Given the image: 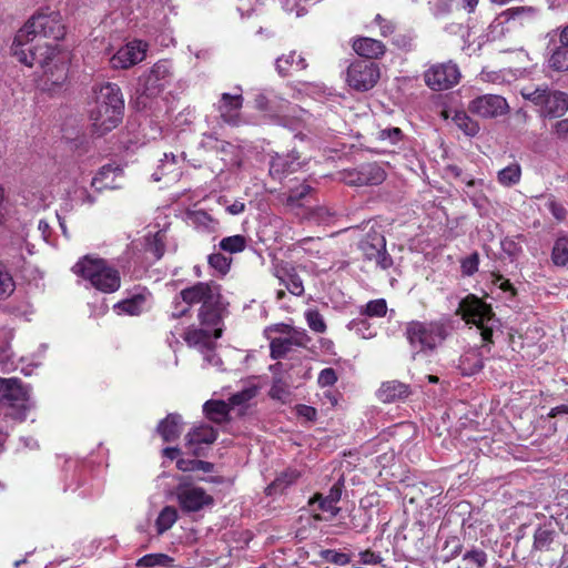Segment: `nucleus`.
Segmentation results:
<instances>
[{
  "mask_svg": "<svg viewBox=\"0 0 568 568\" xmlns=\"http://www.w3.org/2000/svg\"><path fill=\"white\" fill-rule=\"evenodd\" d=\"M200 304L197 318L201 325L212 328L220 324L225 310L221 286L215 282H197L183 288L173 300V318L185 316L192 305Z\"/></svg>",
  "mask_w": 568,
  "mask_h": 568,
  "instance_id": "nucleus-1",
  "label": "nucleus"
},
{
  "mask_svg": "<svg viewBox=\"0 0 568 568\" xmlns=\"http://www.w3.org/2000/svg\"><path fill=\"white\" fill-rule=\"evenodd\" d=\"M449 318L410 321L405 325V337L415 354H430L452 334Z\"/></svg>",
  "mask_w": 568,
  "mask_h": 568,
  "instance_id": "nucleus-2",
  "label": "nucleus"
},
{
  "mask_svg": "<svg viewBox=\"0 0 568 568\" xmlns=\"http://www.w3.org/2000/svg\"><path fill=\"white\" fill-rule=\"evenodd\" d=\"M72 271L89 281L94 288L102 293L116 292L121 286L119 271L109 265L103 258L85 256L74 264Z\"/></svg>",
  "mask_w": 568,
  "mask_h": 568,
  "instance_id": "nucleus-3",
  "label": "nucleus"
},
{
  "mask_svg": "<svg viewBox=\"0 0 568 568\" xmlns=\"http://www.w3.org/2000/svg\"><path fill=\"white\" fill-rule=\"evenodd\" d=\"M457 314L467 323L475 324L483 341L493 343L495 328L499 326V320L495 317L491 306L474 294H468L459 302Z\"/></svg>",
  "mask_w": 568,
  "mask_h": 568,
  "instance_id": "nucleus-4",
  "label": "nucleus"
},
{
  "mask_svg": "<svg viewBox=\"0 0 568 568\" xmlns=\"http://www.w3.org/2000/svg\"><path fill=\"white\" fill-rule=\"evenodd\" d=\"M171 64L166 60L156 62L139 78L135 104L139 110L150 106V101L160 95L171 80Z\"/></svg>",
  "mask_w": 568,
  "mask_h": 568,
  "instance_id": "nucleus-5",
  "label": "nucleus"
},
{
  "mask_svg": "<svg viewBox=\"0 0 568 568\" xmlns=\"http://www.w3.org/2000/svg\"><path fill=\"white\" fill-rule=\"evenodd\" d=\"M0 402L8 405L4 415L18 422L26 420L34 407L27 387L17 377H0Z\"/></svg>",
  "mask_w": 568,
  "mask_h": 568,
  "instance_id": "nucleus-6",
  "label": "nucleus"
},
{
  "mask_svg": "<svg viewBox=\"0 0 568 568\" xmlns=\"http://www.w3.org/2000/svg\"><path fill=\"white\" fill-rule=\"evenodd\" d=\"M521 95L538 108L541 116L559 118L568 111V94L562 91L550 90L548 87H525Z\"/></svg>",
  "mask_w": 568,
  "mask_h": 568,
  "instance_id": "nucleus-7",
  "label": "nucleus"
},
{
  "mask_svg": "<svg viewBox=\"0 0 568 568\" xmlns=\"http://www.w3.org/2000/svg\"><path fill=\"white\" fill-rule=\"evenodd\" d=\"M65 34L64 26L58 12L50 14L38 13L32 16L17 32V41L52 39L59 41Z\"/></svg>",
  "mask_w": 568,
  "mask_h": 568,
  "instance_id": "nucleus-8",
  "label": "nucleus"
},
{
  "mask_svg": "<svg viewBox=\"0 0 568 568\" xmlns=\"http://www.w3.org/2000/svg\"><path fill=\"white\" fill-rule=\"evenodd\" d=\"M10 51L19 62L28 67L39 65L41 69H45L55 57L58 49L57 44L53 45L47 41L24 39L18 42L16 36ZM44 72L47 73V70Z\"/></svg>",
  "mask_w": 568,
  "mask_h": 568,
  "instance_id": "nucleus-9",
  "label": "nucleus"
},
{
  "mask_svg": "<svg viewBox=\"0 0 568 568\" xmlns=\"http://www.w3.org/2000/svg\"><path fill=\"white\" fill-rule=\"evenodd\" d=\"M381 78L377 63L368 60L353 61L346 72V82L355 91L365 92L373 89Z\"/></svg>",
  "mask_w": 568,
  "mask_h": 568,
  "instance_id": "nucleus-10",
  "label": "nucleus"
},
{
  "mask_svg": "<svg viewBox=\"0 0 568 568\" xmlns=\"http://www.w3.org/2000/svg\"><path fill=\"white\" fill-rule=\"evenodd\" d=\"M275 331L287 334L286 337H275L270 343V353L273 359L284 358L294 347H306L311 337L305 329L277 324Z\"/></svg>",
  "mask_w": 568,
  "mask_h": 568,
  "instance_id": "nucleus-11",
  "label": "nucleus"
},
{
  "mask_svg": "<svg viewBox=\"0 0 568 568\" xmlns=\"http://www.w3.org/2000/svg\"><path fill=\"white\" fill-rule=\"evenodd\" d=\"M460 70L453 61L435 63L424 72L425 84L433 91H445L459 83Z\"/></svg>",
  "mask_w": 568,
  "mask_h": 568,
  "instance_id": "nucleus-12",
  "label": "nucleus"
},
{
  "mask_svg": "<svg viewBox=\"0 0 568 568\" xmlns=\"http://www.w3.org/2000/svg\"><path fill=\"white\" fill-rule=\"evenodd\" d=\"M175 496L180 508L184 513H196L214 504V498L206 494L202 487L194 486L184 480L180 481L176 486Z\"/></svg>",
  "mask_w": 568,
  "mask_h": 568,
  "instance_id": "nucleus-13",
  "label": "nucleus"
},
{
  "mask_svg": "<svg viewBox=\"0 0 568 568\" xmlns=\"http://www.w3.org/2000/svg\"><path fill=\"white\" fill-rule=\"evenodd\" d=\"M152 293L144 286H134L126 297L113 305L118 315L139 316L151 307Z\"/></svg>",
  "mask_w": 568,
  "mask_h": 568,
  "instance_id": "nucleus-14",
  "label": "nucleus"
},
{
  "mask_svg": "<svg viewBox=\"0 0 568 568\" xmlns=\"http://www.w3.org/2000/svg\"><path fill=\"white\" fill-rule=\"evenodd\" d=\"M358 247L366 260L375 261L382 270L393 265V258L386 251V240L379 232H368L361 240Z\"/></svg>",
  "mask_w": 568,
  "mask_h": 568,
  "instance_id": "nucleus-15",
  "label": "nucleus"
},
{
  "mask_svg": "<svg viewBox=\"0 0 568 568\" xmlns=\"http://www.w3.org/2000/svg\"><path fill=\"white\" fill-rule=\"evenodd\" d=\"M124 114V106L113 105V108L104 104L95 103V106L90 112L93 132L102 136L113 129H115L122 121Z\"/></svg>",
  "mask_w": 568,
  "mask_h": 568,
  "instance_id": "nucleus-16",
  "label": "nucleus"
},
{
  "mask_svg": "<svg viewBox=\"0 0 568 568\" xmlns=\"http://www.w3.org/2000/svg\"><path fill=\"white\" fill-rule=\"evenodd\" d=\"M468 110L481 118H496L508 110L505 98L498 94H484L469 102Z\"/></svg>",
  "mask_w": 568,
  "mask_h": 568,
  "instance_id": "nucleus-17",
  "label": "nucleus"
},
{
  "mask_svg": "<svg viewBox=\"0 0 568 568\" xmlns=\"http://www.w3.org/2000/svg\"><path fill=\"white\" fill-rule=\"evenodd\" d=\"M302 166L298 152L292 150L285 154L275 153L270 161V175L274 180H283L288 174L296 172Z\"/></svg>",
  "mask_w": 568,
  "mask_h": 568,
  "instance_id": "nucleus-18",
  "label": "nucleus"
},
{
  "mask_svg": "<svg viewBox=\"0 0 568 568\" xmlns=\"http://www.w3.org/2000/svg\"><path fill=\"white\" fill-rule=\"evenodd\" d=\"M146 44L142 41H132L120 48L110 59L113 69H128L144 59Z\"/></svg>",
  "mask_w": 568,
  "mask_h": 568,
  "instance_id": "nucleus-19",
  "label": "nucleus"
},
{
  "mask_svg": "<svg viewBox=\"0 0 568 568\" xmlns=\"http://www.w3.org/2000/svg\"><path fill=\"white\" fill-rule=\"evenodd\" d=\"M344 488L345 479L343 476H341L338 480L331 487L326 496L322 494H315V496L310 500V505L317 503L318 508L322 511L331 513L332 517H336L341 510L336 504L341 500Z\"/></svg>",
  "mask_w": 568,
  "mask_h": 568,
  "instance_id": "nucleus-20",
  "label": "nucleus"
},
{
  "mask_svg": "<svg viewBox=\"0 0 568 568\" xmlns=\"http://www.w3.org/2000/svg\"><path fill=\"white\" fill-rule=\"evenodd\" d=\"M243 105V97L241 93L221 95L217 110L222 120L231 125H237L240 122V110Z\"/></svg>",
  "mask_w": 568,
  "mask_h": 568,
  "instance_id": "nucleus-21",
  "label": "nucleus"
},
{
  "mask_svg": "<svg viewBox=\"0 0 568 568\" xmlns=\"http://www.w3.org/2000/svg\"><path fill=\"white\" fill-rule=\"evenodd\" d=\"M550 37L547 45L548 65L555 71H568V45L557 40V34H548Z\"/></svg>",
  "mask_w": 568,
  "mask_h": 568,
  "instance_id": "nucleus-22",
  "label": "nucleus"
},
{
  "mask_svg": "<svg viewBox=\"0 0 568 568\" xmlns=\"http://www.w3.org/2000/svg\"><path fill=\"white\" fill-rule=\"evenodd\" d=\"M353 50L368 61L382 58L386 52L385 44L376 39L361 37L353 41Z\"/></svg>",
  "mask_w": 568,
  "mask_h": 568,
  "instance_id": "nucleus-23",
  "label": "nucleus"
},
{
  "mask_svg": "<svg viewBox=\"0 0 568 568\" xmlns=\"http://www.w3.org/2000/svg\"><path fill=\"white\" fill-rule=\"evenodd\" d=\"M95 103L104 104L113 108V105L124 106V99L118 84L106 82L101 84L99 89H94Z\"/></svg>",
  "mask_w": 568,
  "mask_h": 568,
  "instance_id": "nucleus-24",
  "label": "nucleus"
},
{
  "mask_svg": "<svg viewBox=\"0 0 568 568\" xmlns=\"http://www.w3.org/2000/svg\"><path fill=\"white\" fill-rule=\"evenodd\" d=\"M558 534L555 529L552 521H547L538 525L534 532L532 550L535 551H550L551 545L557 538Z\"/></svg>",
  "mask_w": 568,
  "mask_h": 568,
  "instance_id": "nucleus-25",
  "label": "nucleus"
},
{
  "mask_svg": "<svg viewBox=\"0 0 568 568\" xmlns=\"http://www.w3.org/2000/svg\"><path fill=\"white\" fill-rule=\"evenodd\" d=\"M484 367L481 353L477 348L465 351L458 361V371L463 376H473L479 373Z\"/></svg>",
  "mask_w": 568,
  "mask_h": 568,
  "instance_id": "nucleus-26",
  "label": "nucleus"
},
{
  "mask_svg": "<svg viewBox=\"0 0 568 568\" xmlns=\"http://www.w3.org/2000/svg\"><path fill=\"white\" fill-rule=\"evenodd\" d=\"M156 432L164 442L176 440L182 433V416L178 413L169 414L158 424Z\"/></svg>",
  "mask_w": 568,
  "mask_h": 568,
  "instance_id": "nucleus-27",
  "label": "nucleus"
},
{
  "mask_svg": "<svg viewBox=\"0 0 568 568\" xmlns=\"http://www.w3.org/2000/svg\"><path fill=\"white\" fill-rule=\"evenodd\" d=\"M409 393V385L399 381H388L382 384L377 396L384 403H393L406 398Z\"/></svg>",
  "mask_w": 568,
  "mask_h": 568,
  "instance_id": "nucleus-28",
  "label": "nucleus"
},
{
  "mask_svg": "<svg viewBox=\"0 0 568 568\" xmlns=\"http://www.w3.org/2000/svg\"><path fill=\"white\" fill-rule=\"evenodd\" d=\"M531 9H526L524 7L509 8L498 14L494 21L489 26V34L493 39L500 37L505 33V24L510 20H515L516 18L524 14L526 11H530Z\"/></svg>",
  "mask_w": 568,
  "mask_h": 568,
  "instance_id": "nucleus-29",
  "label": "nucleus"
},
{
  "mask_svg": "<svg viewBox=\"0 0 568 568\" xmlns=\"http://www.w3.org/2000/svg\"><path fill=\"white\" fill-rule=\"evenodd\" d=\"M301 473L296 469L287 468L276 476V478L266 487L267 495L283 494L291 485L295 484Z\"/></svg>",
  "mask_w": 568,
  "mask_h": 568,
  "instance_id": "nucleus-30",
  "label": "nucleus"
},
{
  "mask_svg": "<svg viewBox=\"0 0 568 568\" xmlns=\"http://www.w3.org/2000/svg\"><path fill=\"white\" fill-rule=\"evenodd\" d=\"M358 174L361 176L359 185H378L383 183L386 178L384 169L376 162L364 163L359 166Z\"/></svg>",
  "mask_w": 568,
  "mask_h": 568,
  "instance_id": "nucleus-31",
  "label": "nucleus"
},
{
  "mask_svg": "<svg viewBox=\"0 0 568 568\" xmlns=\"http://www.w3.org/2000/svg\"><path fill=\"white\" fill-rule=\"evenodd\" d=\"M296 52L291 51L288 54H283L278 57L275 61V69L281 77H287L290 74L291 69H296L298 71L305 70L307 68V63L305 58L298 55L295 59Z\"/></svg>",
  "mask_w": 568,
  "mask_h": 568,
  "instance_id": "nucleus-32",
  "label": "nucleus"
},
{
  "mask_svg": "<svg viewBox=\"0 0 568 568\" xmlns=\"http://www.w3.org/2000/svg\"><path fill=\"white\" fill-rule=\"evenodd\" d=\"M276 276L291 294L295 296L304 294L303 281L294 267L282 268L276 273Z\"/></svg>",
  "mask_w": 568,
  "mask_h": 568,
  "instance_id": "nucleus-33",
  "label": "nucleus"
},
{
  "mask_svg": "<svg viewBox=\"0 0 568 568\" xmlns=\"http://www.w3.org/2000/svg\"><path fill=\"white\" fill-rule=\"evenodd\" d=\"M187 219L190 223L201 232L214 233L219 230V221L203 210L189 212Z\"/></svg>",
  "mask_w": 568,
  "mask_h": 568,
  "instance_id": "nucleus-34",
  "label": "nucleus"
},
{
  "mask_svg": "<svg viewBox=\"0 0 568 568\" xmlns=\"http://www.w3.org/2000/svg\"><path fill=\"white\" fill-rule=\"evenodd\" d=\"M203 412L205 416L216 424H222L227 420L230 407L223 400H207L203 405Z\"/></svg>",
  "mask_w": 568,
  "mask_h": 568,
  "instance_id": "nucleus-35",
  "label": "nucleus"
},
{
  "mask_svg": "<svg viewBox=\"0 0 568 568\" xmlns=\"http://www.w3.org/2000/svg\"><path fill=\"white\" fill-rule=\"evenodd\" d=\"M216 438L217 432L210 425H201L199 427H194L191 432L187 433L185 437L187 445L212 444L216 440Z\"/></svg>",
  "mask_w": 568,
  "mask_h": 568,
  "instance_id": "nucleus-36",
  "label": "nucleus"
},
{
  "mask_svg": "<svg viewBox=\"0 0 568 568\" xmlns=\"http://www.w3.org/2000/svg\"><path fill=\"white\" fill-rule=\"evenodd\" d=\"M166 233L163 230L146 237L145 251L151 253L155 260H160L165 252Z\"/></svg>",
  "mask_w": 568,
  "mask_h": 568,
  "instance_id": "nucleus-37",
  "label": "nucleus"
},
{
  "mask_svg": "<svg viewBox=\"0 0 568 568\" xmlns=\"http://www.w3.org/2000/svg\"><path fill=\"white\" fill-rule=\"evenodd\" d=\"M521 168L518 163L514 162L497 173V180L503 186H513L520 181Z\"/></svg>",
  "mask_w": 568,
  "mask_h": 568,
  "instance_id": "nucleus-38",
  "label": "nucleus"
},
{
  "mask_svg": "<svg viewBox=\"0 0 568 568\" xmlns=\"http://www.w3.org/2000/svg\"><path fill=\"white\" fill-rule=\"evenodd\" d=\"M453 121L468 136H475L479 132V124L463 110L455 111Z\"/></svg>",
  "mask_w": 568,
  "mask_h": 568,
  "instance_id": "nucleus-39",
  "label": "nucleus"
},
{
  "mask_svg": "<svg viewBox=\"0 0 568 568\" xmlns=\"http://www.w3.org/2000/svg\"><path fill=\"white\" fill-rule=\"evenodd\" d=\"M246 237L241 234L226 236L222 239L219 243V247L223 252H227L230 254L240 253L246 247Z\"/></svg>",
  "mask_w": 568,
  "mask_h": 568,
  "instance_id": "nucleus-40",
  "label": "nucleus"
},
{
  "mask_svg": "<svg viewBox=\"0 0 568 568\" xmlns=\"http://www.w3.org/2000/svg\"><path fill=\"white\" fill-rule=\"evenodd\" d=\"M178 519V511L172 506L164 507L156 518L158 534H163L169 530Z\"/></svg>",
  "mask_w": 568,
  "mask_h": 568,
  "instance_id": "nucleus-41",
  "label": "nucleus"
},
{
  "mask_svg": "<svg viewBox=\"0 0 568 568\" xmlns=\"http://www.w3.org/2000/svg\"><path fill=\"white\" fill-rule=\"evenodd\" d=\"M551 261L557 266L568 264V237L561 236L556 240L551 252Z\"/></svg>",
  "mask_w": 568,
  "mask_h": 568,
  "instance_id": "nucleus-42",
  "label": "nucleus"
},
{
  "mask_svg": "<svg viewBox=\"0 0 568 568\" xmlns=\"http://www.w3.org/2000/svg\"><path fill=\"white\" fill-rule=\"evenodd\" d=\"M173 561L174 559L165 554H149L141 557L138 560L136 566L145 568L155 566L171 567L173 565Z\"/></svg>",
  "mask_w": 568,
  "mask_h": 568,
  "instance_id": "nucleus-43",
  "label": "nucleus"
},
{
  "mask_svg": "<svg viewBox=\"0 0 568 568\" xmlns=\"http://www.w3.org/2000/svg\"><path fill=\"white\" fill-rule=\"evenodd\" d=\"M176 467L181 471L202 470L204 473H211L214 469V465L210 462H205V460H201V459H185V458L178 459Z\"/></svg>",
  "mask_w": 568,
  "mask_h": 568,
  "instance_id": "nucleus-44",
  "label": "nucleus"
},
{
  "mask_svg": "<svg viewBox=\"0 0 568 568\" xmlns=\"http://www.w3.org/2000/svg\"><path fill=\"white\" fill-rule=\"evenodd\" d=\"M185 341L190 345L200 346L201 349L206 347L211 343V333L204 328H190L185 333Z\"/></svg>",
  "mask_w": 568,
  "mask_h": 568,
  "instance_id": "nucleus-45",
  "label": "nucleus"
},
{
  "mask_svg": "<svg viewBox=\"0 0 568 568\" xmlns=\"http://www.w3.org/2000/svg\"><path fill=\"white\" fill-rule=\"evenodd\" d=\"M387 313V303L384 298L369 301L361 310V315L368 317H383Z\"/></svg>",
  "mask_w": 568,
  "mask_h": 568,
  "instance_id": "nucleus-46",
  "label": "nucleus"
},
{
  "mask_svg": "<svg viewBox=\"0 0 568 568\" xmlns=\"http://www.w3.org/2000/svg\"><path fill=\"white\" fill-rule=\"evenodd\" d=\"M347 327L362 338H372L376 335V332L366 318H354L348 323Z\"/></svg>",
  "mask_w": 568,
  "mask_h": 568,
  "instance_id": "nucleus-47",
  "label": "nucleus"
},
{
  "mask_svg": "<svg viewBox=\"0 0 568 568\" xmlns=\"http://www.w3.org/2000/svg\"><path fill=\"white\" fill-rule=\"evenodd\" d=\"M545 200L546 209L552 214L557 221H564L567 216V210L559 203L552 194L540 195Z\"/></svg>",
  "mask_w": 568,
  "mask_h": 568,
  "instance_id": "nucleus-48",
  "label": "nucleus"
},
{
  "mask_svg": "<svg viewBox=\"0 0 568 568\" xmlns=\"http://www.w3.org/2000/svg\"><path fill=\"white\" fill-rule=\"evenodd\" d=\"M16 288L14 281L7 270V267L1 264L0 265V298L10 296Z\"/></svg>",
  "mask_w": 568,
  "mask_h": 568,
  "instance_id": "nucleus-49",
  "label": "nucleus"
},
{
  "mask_svg": "<svg viewBox=\"0 0 568 568\" xmlns=\"http://www.w3.org/2000/svg\"><path fill=\"white\" fill-rule=\"evenodd\" d=\"M320 557L327 562L339 566H345L351 561V556L348 554L337 551L335 549H323L320 551Z\"/></svg>",
  "mask_w": 568,
  "mask_h": 568,
  "instance_id": "nucleus-50",
  "label": "nucleus"
},
{
  "mask_svg": "<svg viewBox=\"0 0 568 568\" xmlns=\"http://www.w3.org/2000/svg\"><path fill=\"white\" fill-rule=\"evenodd\" d=\"M305 318L308 327L315 333H324L326 331V323L323 315L317 310H307Z\"/></svg>",
  "mask_w": 568,
  "mask_h": 568,
  "instance_id": "nucleus-51",
  "label": "nucleus"
},
{
  "mask_svg": "<svg viewBox=\"0 0 568 568\" xmlns=\"http://www.w3.org/2000/svg\"><path fill=\"white\" fill-rule=\"evenodd\" d=\"M207 261L210 266L221 274H226L229 272L232 262L230 257H226L222 253L210 254Z\"/></svg>",
  "mask_w": 568,
  "mask_h": 568,
  "instance_id": "nucleus-52",
  "label": "nucleus"
},
{
  "mask_svg": "<svg viewBox=\"0 0 568 568\" xmlns=\"http://www.w3.org/2000/svg\"><path fill=\"white\" fill-rule=\"evenodd\" d=\"M479 254L477 252L471 253L467 257L460 261V270L464 276H471L478 271Z\"/></svg>",
  "mask_w": 568,
  "mask_h": 568,
  "instance_id": "nucleus-53",
  "label": "nucleus"
},
{
  "mask_svg": "<svg viewBox=\"0 0 568 568\" xmlns=\"http://www.w3.org/2000/svg\"><path fill=\"white\" fill-rule=\"evenodd\" d=\"M463 549V544L458 537L447 538L443 548V551H447L444 561H449L450 559L457 557Z\"/></svg>",
  "mask_w": 568,
  "mask_h": 568,
  "instance_id": "nucleus-54",
  "label": "nucleus"
},
{
  "mask_svg": "<svg viewBox=\"0 0 568 568\" xmlns=\"http://www.w3.org/2000/svg\"><path fill=\"white\" fill-rule=\"evenodd\" d=\"M257 394V388L256 387H247L241 392H237L235 394H233L231 397H230V404L232 406H240V405H244L246 404L247 402H250L252 398H254Z\"/></svg>",
  "mask_w": 568,
  "mask_h": 568,
  "instance_id": "nucleus-55",
  "label": "nucleus"
},
{
  "mask_svg": "<svg viewBox=\"0 0 568 568\" xmlns=\"http://www.w3.org/2000/svg\"><path fill=\"white\" fill-rule=\"evenodd\" d=\"M312 187L308 184H301L295 189H291L287 195V203L291 205H300L301 201L310 194Z\"/></svg>",
  "mask_w": 568,
  "mask_h": 568,
  "instance_id": "nucleus-56",
  "label": "nucleus"
},
{
  "mask_svg": "<svg viewBox=\"0 0 568 568\" xmlns=\"http://www.w3.org/2000/svg\"><path fill=\"white\" fill-rule=\"evenodd\" d=\"M471 204L477 209L479 215L484 216L489 211V200L483 192L467 193Z\"/></svg>",
  "mask_w": 568,
  "mask_h": 568,
  "instance_id": "nucleus-57",
  "label": "nucleus"
},
{
  "mask_svg": "<svg viewBox=\"0 0 568 568\" xmlns=\"http://www.w3.org/2000/svg\"><path fill=\"white\" fill-rule=\"evenodd\" d=\"M254 103L257 110L264 112L271 118L276 116V108L273 106L272 101L264 93H258L255 97Z\"/></svg>",
  "mask_w": 568,
  "mask_h": 568,
  "instance_id": "nucleus-58",
  "label": "nucleus"
},
{
  "mask_svg": "<svg viewBox=\"0 0 568 568\" xmlns=\"http://www.w3.org/2000/svg\"><path fill=\"white\" fill-rule=\"evenodd\" d=\"M463 559L474 564L478 568H483L487 564V554L481 549L474 548L466 551L463 556Z\"/></svg>",
  "mask_w": 568,
  "mask_h": 568,
  "instance_id": "nucleus-59",
  "label": "nucleus"
},
{
  "mask_svg": "<svg viewBox=\"0 0 568 568\" xmlns=\"http://www.w3.org/2000/svg\"><path fill=\"white\" fill-rule=\"evenodd\" d=\"M337 382V374L334 368L327 367L320 372L317 384L321 387L333 386Z\"/></svg>",
  "mask_w": 568,
  "mask_h": 568,
  "instance_id": "nucleus-60",
  "label": "nucleus"
},
{
  "mask_svg": "<svg viewBox=\"0 0 568 568\" xmlns=\"http://www.w3.org/2000/svg\"><path fill=\"white\" fill-rule=\"evenodd\" d=\"M551 134L560 141L568 142V119L555 122L551 126Z\"/></svg>",
  "mask_w": 568,
  "mask_h": 568,
  "instance_id": "nucleus-61",
  "label": "nucleus"
},
{
  "mask_svg": "<svg viewBox=\"0 0 568 568\" xmlns=\"http://www.w3.org/2000/svg\"><path fill=\"white\" fill-rule=\"evenodd\" d=\"M17 369L16 361L12 354L9 353V348H4L0 352V371L8 373Z\"/></svg>",
  "mask_w": 568,
  "mask_h": 568,
  "instance_id": "nucleus-62",
  "label": "nucleus"
},
{
  "mask_svg": "<svg viewBox=\"0 0 568 568\" xmlns=\"http://www.w3.org/2000/svg\"><path fill=\"white\" fill-rule=\"evenodd\" d=\"M403 139V132L399 128L384 129L379 132V140L389 141L392 144H397Z\"/></svg>",
  "mask_w": 568,
  "mask_h": 568,
  "instance_id": "nucleus-63",
  "label": "nucleus"
},
{
  "mask_svg": "<svg viewBox=\"0 0 568 568\" xmlns=\"http://www.w3.org/2000/svg\"><path fill=\"white\" fill-rule=\"evenodd\" d=\"M203 354L204 362L207 365L220 367L222 365L221 357L215 353L212 345H207L206 347L201 349Z\"/></svg>",
  "mask_w": 568,
  "mask_h": 568,
  "instance_id": "nucleus-64",
  "label": "nucleus"
}]
</instances>
